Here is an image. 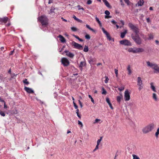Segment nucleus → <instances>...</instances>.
Returning <instances> with one entry per match:
<instances>
[{
    "label": "nucleus",
    "mask_w": 159,
    "mask_h": 159,
    "mask_svg": "<svg viewBox=\"0 0 159 159\" xmlns=\"http://www.w3.org/2000/svg\"><path fill=\"white\" fill-rule=\"evenodd\" d=\"M106 80H105V82L106 83H108V81L109 80V78H108L107 76H105Z\"/></svg>",
    "instance_id": "c03bdc74"
},
{
    "label": "nucleus",
    "mask_w": 159,
    "mask_h": 159,
    "mask_svg": "<svg viewBox=\"0 0 159 159\" xmlns=\"http://www.w3.org/2000/svg\"><path fill=\"white\" fill-rule=\"evenodd\" d=\"M23 82L24 84L26 85H28L29 84V82L27 81V80L26 79L23 80Z\"/></svg>",
    "instance_id": "c85d7f7f"
},
{
    "label": "nucleus",
    "mask_w": 159,
    "mask_h": 159,
    "mask_svg": "<svg viewBox=\"0 0 159 159\" xmlns=\"http://www.w3.org/2000/svg\"><path fill=\"white\" fill-rule=\"evenodd\" d=\"M99 145H98L97 144L95 148L93 150V152L97 150L98 149V146H99Z\"/></svg>",
    "instance_id": "a18cd8bd"
},
{
    "label": "nucleus",
    "mask_w": 159,
    "mask_h": 159,
    "mask_svg": "<svg viewBox=\"0 0 159 159\" xmlns=\"http://www.w3.org/2000/svg\"><path fill=\"white\" fill-rule=\"evenodd\" d=\"M86 66V63L85 61H82L80 62L79 67L80 69L82 70L83 69V67Z\"/></svg>",
    "instance_id": "ddd939ff"
},
{
    "label": "nucleus",
    "mask_w": 159,
    "mask_h": 159,
    "mask_svg": "<svg viewBox=\"0 0 159 159\" xmlns=\"http://www.w3.org/2000/svg\"><path fill=\"white\" fill-rule=\"evenodd\" d=\"M102 137H101L100 138V139H98L97 140V144L98 145H99V143H100V142H101V140H102Z\"/></svg>",
    "instance_id": "e433bc0d"
},
{
    "label": "nucleus",
    "mask_w": 159,
    "mask_h": 159,
    "mask_svg": "<svg viewBox=\"0 0 159 159\" xmlns=\"http://www.w3.org/2000/svg\"><path fill=\"white\" fill-rule=\"evenodd\" d=\"M88 51H89V48H88V46L86 45L85 46L84 48V52H87Z\"/></svg>",
    "instance_id": "cd10ccee"
},
{
    "label": "nucleus",
    "mask_w": 159,
    "mask_h": 159,
    "mask_svg": "<svg viewBox=\"0 0 159 159\" xmlns=\"http://www.w3.org/2000/svg\"><path fill=\"white\" fill-rule=\"evenodd\" d=\"M0 114L2 116H5L4 112L2 111H0Z\"/></svg>",
    "instance_id": "ea45409f"
},
{
    "label": "nucleus",
    "mask_w": 159,
    "mask_h": 159,
    "mask_svg": "<svg viewBox=\"0 0 159 159\" xmlns=\"http://www.w3.org/2000/svg\"><path fill=\"white\" fill-rule=\"evenodd\" d=\"M122 97L123 96L122 95L119 96H118L117 97V101L118 102L120 103V102L121 99L122 98Z\"/></svg>",
    "instance_id": "b1692460"
},
{
    "label": "nucleus",
    "mask_w": 159,
    "mask_h": 159,
    "mask_svg": "<svg viewBox=\"0 0 159 159\" xmlns=\"http://www.w3.org/2000/svg\"><path fill=\"white\" fill-rule=\"evenodd\" d=\"M85 38L86 39H90V37L89 34H86L85 36Z\"/></svg>",
    "instance_id": "a19ab883"
},
{
    "label": "nucleus",
    "mask_w": 159,
    "mask_h": 159,
    "mask_svg": "<svg viewBox=\"0 0 159 159\" xmlns=\"http://www.w3.org/2000/svg\"><path fill=\"white\" fill-rule=\"evenodd\" d=\"M137 85L139 86V89L140 91L143 88V86L142 81L140 77L137 78Z\"/></svg>",
    "instance_id": "423d86ee"
},
{
    "label": "nucleus",
    "mask_w": 159,
    "mask_h": 159,
    "mask_svg": "<svg viewBox=\"0 0 159 159\" xmlns=\"http://www.w3.org/2000/svg\"><path fill=\"white\" fill-rule=\"evenodd\" d=\"M120 1L121 5L122 6L124 7L125 5V4L123 2V0H120Z\"/></svg>",
    "instance_id": "864d4df0"
},
{
    "label": "nucleus",
    "mask_w": 159,
    "mask_h": 159,
    "mask_svg": "<svg viewBox=\"0 0 159 159\" xmlns=\"http://www.w3.org/2000/svg\"><path fill=\"white\" fill-rule=\"evenodd\" d=\"M127 70L128 71V74L129 75H130L132 73V71L130 69V66L129 65L127 68Z\"/></svg>",
    "instance_id": "5701e85b"
},
{
    "label": "nucleus",
    "mask_w": 159,
    "mask_h": 159,
    "mask_svg": "<svg viewBox=\"0 0 159 159\" xmlns=\"http://www.w3.org/2000/svg\"><path fill=\"white\" fill-rule=\"evenodd\" d=\"M155 42L157 44H159V41H158L157 40H156Z\"/></svg>",
    "instance_id": "69168bd1"
},
{
    "label": "nucleus",
    "mask_w": 159,
    "mask_h": 159,
    "mask_svg": "<svg viewBox=\"0 0 159 159\" xmlns=\"http://www.w3.org/2000/svg\"><path fill=\"white\" fill-rule=\"evenodd\" d=\"M136 48H129L128 49V51L130 52H133V53H136Z\"/></svg>",
    "instance_id": "f3484780"
},
{
    "label": "nucleus",
    "mask_w": 159,
    "mask_h": 159,
    "mask_svg": "<svg viewBox=\"0 0 159 159\" xmlns=\"http://www.w3.org/2000/svg\"><path fill=\"white\" fill-rule=\"evenodd\" d=\"M107 93L106 91L104 89V88H102V94H106Z\"/></svg>",
    "instance_id": "f704fd0d"
},
{
    "label": "nucleus",
    "mask_w": 159,
    "mask_h": 159,
    "mask_svg": "<svg viewBox=\"0 0 159 159\" xmlns=\"http://www.w3.org/2000/svg\"><path fill=\"white\" fill-rule=\"evenodd\" d=\"M146 63L147 66L153 70L154 73H159V66L158 65L154 62H151L149 61H147Z\"/></svg>",
    "instance_id": "f257e3e1"
},
{
    "label": "nucleus",
    "mask_w": 159,
    "mask_h": 159,
    "mask_svg": "<svg viewBox=\"0 0 159 159\" xmlns=\"http://www.w3.org/2000/svg\"><path fill=\"white\" fill-rule=\"evenodd\" d=\"M106 101L108 103V105H109L110 108L111 109H113V108L112 107L111 103L110 102L109 98H106Z\"/></svg>",
    "instance_id": "412c9836"
},
{
    "label": "nucleus",
    "mask_w": 159,
    "mask_h": 159,
    "mask_svg": "<svg viewBox=\"0 0 159 159\" xmlns=\"http://www.w3.org/2000/svg\"><path fill=\"white\" fill-rule=\"evenodd\" d=\"M78 124L79 125H81V127H83V125L82 123L80 121V120H78Z\"/></svg>",
    "instance_id": "3c124183"
},
{
    "label": "nucleus",
    "mask_w": 159,
    "mask_h": 159,
    "mask_svg": "<svg viewBox=\"0 0 159 159\" xmlns=\"http://www.w3.org/2000/svg\"><path fill=\"white\" fill-rule=\"evenodd\" d=\"M159 134V127L158 128L157 130V132L155 134V136L157 138L158 137V135Z\"/></svg>",
    "instance_id": "393cba45"
},
{
    "label": "nucleus",
    "mask_w": 159,
    "mask_h": 159,
    "mask_svg": "<svg viewBox=\"0 0 159 159\" xmlns=\"http://www.w3.org/2000/svg\"><path fill=\"white\" fill-rule=\"evenodd\" d=\"M71 44L72 46L74 47L75 48H76L79 49H83V47L81 45L75 42L74 41L72 42Z\"/></svg>",
    "instance_id": "1a4fd4ad"
},
{
    "label": "nucleus",
    "mask_w": 159,
    "mask_h": 159,
    "mask_svg": "<svg viewBox=\"0 0 159 159\" xmlns=\"http://www.w3.org/2000/svg\"><path fill=\"white\" fill-rule=\"evenodd\" d=\"M95 19L98 22V24H100L101 22L100 21L98 18L97 17H96L95 18Z\"/></svg>",
    "instance_id": "8fccbe9b"
},
{
    "label": "nucleus",
    "mask_w": 159,
    "mask_h": 159,
    "mask_svg": "<svg viewBox=\"0 0 159 159\" xmlns=\"http://www.w3.org/2000/svg\"><path fill=\"white\" fill-rule=\"evenodd\" d=\"M146 20H147V22L149 23L150 22V19L149 18H147L146 19Z\"/></svg>",
    "instance_id": "e2e57ef3"
},
{
    "label": "nucleus",
    "mask_w": 159,
    "mask_h": 159,
    "mask_svg": "<svg viewBox=\"0 0 159 159\" xmlns=\"http://www.w3.org/2000/svg\"><path fill=\"white\" fill-rule=\"evenodd\" d=\"M0 101L1 102H4V103L5 102L4 100H3L0 97Z\"/></svg>",
    "instance_id": "0e129e2a"
},
{
    "label": "nucleus",
    "mask_w": 159,
    "mask_h": 159,
    "mask_svg": "<svg viewBox=\"0 0 159 159\" xmlns=\"http://www.w3.org/2000/svg\"><path fill=\"white\" fill-rule=\"evenodd\" d=\"M71 29L74 31H76L78 30L77 29L76 27H71Z\"/></svg>",
    "instance_id": "473e14b6"
},
{
    "label": "nucleus",
    "mask_w": 159,
    "mask_h": 159,
    "mask_svg": "<svg viewBox=\"0 0 159 159\" xmlns=\"http://www.w3.org/2000/svg\"><path fill=\"white\" fill-rule=\"evenodd\" d=\"M92 1L91 0H89L87 1V4L89 5L90 4L92 3Z\"/></svg>",
    "instance_id": "6e6d98bb"
},
{
    "label": "nucleus",
    "mask_w": 159,
    "mask_h": 159,
    "mask_svg": "<svg viewBox=\"0 0 159 159\" xmlns=\"http://www.w3.org/2000/svg\"><path fill=\"white\" fill-rule=\"evenodd\" d=\"M111 22L113 24H116V22L114 20H111Z\"/></svg>",
    "instance_id": "052dcab7"
},
{
    "label": "nucleus",
    "mask_w": 159,
    "mask_h": 159,
    "mask_svg": "<svg viewBox=\"0 0 159 159\" xmlns=\"http://www.w3.org/2000/svg\"><path fill=\"white\" fill-rule=\"evenodd\" d=\"M135 49L136 50V53L142 52L144 51V49L141 48H136Z\"/></svg>",
    "instance_id": "aec40b11"
},
{
    "label": "nucleus",
    "mask_w": 159,
    "mask_h": 159,
    "mask_svg": "<svg viewBox=\"0 0 159 159\" xmlns=\"http://www.w3.org/2000/svg\"><path fill=\"white\" fill-rule=\"evenodd\" d=\"M102 30L104 34L107 33V32L106 30H105V29L103 28H102Z\"/></svg>",
    "instance_id": "4d7b16f0"
},
{
    "label": "nucleus",
    "mask_w": 159,
    "mask_h": 159,
    "mask_svg": "<svg viewBox=\"0 0 159 159\" xmlns=\"http://www.w3.org/2000/svg\"><path fill=\"white\" fill-rule=\"evenodd\" d=\"M88 61L89 63L91 64L93 62V59L92 58H90V59Z\"/></svg>",
    "instance_id": "c9c22d12"
},
{
    "label": "nucleus",
    "mask_w": 159,
    "mask_h": 159,
    "mask_svg": "<svg viewBox=\"0 0 159 159\" xmlns=\"http://www.w3.org/2000/svg\"><path fill=\"white\" fill-rule=\"evenodd\" d=\"M105 4L107 7H110V5L108 2L105 3Z\"/></svg>",
    "instance_id": "37998d69"
},
{
    "label": "nucleus",
    "mask_w": 159,
    "mask_h": 159,
    "mask_svg": "<svg viewBox=\"0 0 159 159\" xmlns=\"http://www.w3.org/2000/svg\"><path fill=\"white\" fill-rule=\"evenodd\" d=\"M9 19L7 17H4L3 18H0V21L4 23H6L8 21Z\"/></svg>",
    "instance_id": "4468645a"
},
{
    "label": "nucleus",
    "mask_w": 159,
    "mask_h": 159,
    "mask_svg": "<svg viewBox=\"0 0 159 159\" xmlns=\"http://www.w3.org/2000/svg\"><path fill=\"white\" fill-rule=\"evenodd\" d=\"M131 37L132 39L137 44L140 45L142 43V39L138 34L135 35H132Z\"/></svg>",
    "instance_id": "20e7f679"
},
{
    "label": "nucleus",
    "mask_w": 159,
    "mask_h": 159,
    "mask_svg": "<svg viewBox=\"0 0 159 159\" xmlns=\"http://www.w3.org/2000/svg\"><path fill=\"white\" fill-rule=\"evenodd\" d=\"M12 112H13L12 113H13L15 114H17L18 113L17 111L16 110H15V111H14V110Z\"/></svg>",
    "instance_id": "bf43d9fd"
},
{
    "label": "nucleus",
    "mask_w": 159,
    "mask_h": 159,
    "mask_svg": "<svg viewBox=\"0 0 159 159\" xmlns=\"http://www.w3.org/2000/svg\"><path fill=\"white\" fill-rule=\"evenodd\" d=\"M129 27L135 33V35H138L139 32V30L136 26L134 25L132 23H129L128 24Z\"/></svg>",
    "instance_id": "39448f33"
},
{
    "label": "nucleus",
    "mask_w": 159,
    "mask_h": 159,
    "mask_svg": "<svg viewBox=\"0 0 159 159\" xmlns=\"http://www.w3.org/2000/svg\"><path fill=\"white\" fill-rule=\"evenodd\" d=\"M55 8L53 7H51V8L50 10V12L49 13V14L50 13H52L54 12V10H55Z\"/></svg>",
    "instance_id": "7c9ffc66"
},
{
    "label": "nucleus",
    "mask_w": 159,
    "mask_h": 159,
    "mask_svg": "<svg viewBox=\"0 0 159 159\" xmlns=\"http://www.w3.org/2000/svg\"><path fill=\"white\" fill-rule=\"evenodd\" d=\"M100 121V119H96L95 120V121L93 123L94 124L96 123H98V121Z\"/></svg>",
    "instance_id": "49530a36"
},
{
    "label": "nucleus",
    "mask_w": 159,
    "mask_h": 159,
    "mask_svg": "<svg viewBox=\"0 0 159 159\" xmlns=\"http://www.w3.org/2000/svg\"><path fill=\"white\" fill-rule=\"evenodd\" d=\"M105 34L106 35L107 39H108L109 40H111V38L109 34L107 32V33Z\"/></svg>",
    "instance_id": "a878e982"
},
{
    "label": "nucleus",
    "mask_w": 159,
    "mask_h": 159,
    "mask_svg": "<svg viewBox=\"0 0 159 159\" xmlns=\"http://www.w3.org/2000/svg\"><path fill=\"white\" fill-rule=\"evenodd\" d=\"M60 39V41L62 43H65L66 42V40L61 35H59L58 37Z\"/></svg>",
    "instance_id": "6ab92c4d"
},
{
    "label": "nucleus",
    "mask_w": 159,
    "mask_h": 159,
    "mask_svg": "<svg viewBox=\"0 0 159 159\" xmlns=\"http://www.w3.org/2000/svg\"><path fill=\"white\" fill-rule=\"evenodd\" d=\"M24 89L27 93H34V91L31 89L25 86L24 88Z\"/></svg>",
    "instance_id": "f8f14e48"
},
{
    "label": "nucleus",
    "mask_w": 159,
    "mask_h": 159,
    "mask_svg": "<svg viewBox=\"0 0 159 159\" xmlns=\"http://www.w3.org/2000/svg\"><path fill=\"white\" fill-rule=\"evenodd\" d=\"M38 20L40 21L43 25H46L48 24V19L45 15L39 17Z\"/></svg>",
    "instance_id": "7ed1b4c3"
},
{
    "label": "nucleus",
    "mask_w": 159,
    "mask_h": 159,
    "mask_svg": "<svg viewBox=\"0 0 159 159\" xmlns=\"http://www.w3.org/2000/svg\"><path fill=\"white\" fill-rule=\"evenodd\" d=\"M152 98L155 101L157 102L158 100V98H157V95L155 93H152Z\"/></svg>",
    "instance_id": "dca6fc26"
},
{
    "label": "nucleus",
    "mask_w": 159,
    "mask_h": 159,
    "mask_svg": "<svg viewBox=\"0 0 159 159\" xmlns=\"http://www.w3.org/2000/svg\"><path fill=\"white\" fill-rule=\"evenodd\" d=\"M64 53H66V56L70 58H73L75 56L74 54L67 50L65 51L63 54Z\"/></svg>",
    "instance_id": "9b49d317"
},
{
    "label": "nucleus",
    "mask_w": 159,
    "mask_h": 159,
    "mask_svg": "<svg viewBox=\"0 0 159 159\" xmlns=\"http://www.w3.org/2000/svg\"><path fill=\"white\" fill-rule=\"evenodd\" d=\"M155 126L153 123L150 124L143 128L142 131L144 134L148 133L153 130Z\"/></svg>",
    "instance_id": "f03ea898"
},
{
    "label": "nucleus",
    "mask_w": 159,
    "mask_h": 159,
    "mask_svg": "<svg viewBox=\"0 0 159 159\" xmlns=\"http://www.w3.org/2000/svg\"><path fill=\"white\" fill-rule=\"evenodd\" d=\"M127 33V30H125L124 32H122L120 34V37L121 38H123L125 36L126 34Z\"/></svg>",
    "instance_id": "4be33fe9"
},
{
    "label": "nucleus",
    "mask_w": 159,
    "mask_h": 159,
    "mask_svg": "<svg viewBox=\"0 0 159 159\" xmlns=\"http://www.w3.org/2000/svg\"><path fill=\"white\" fill-rule=\"evenodd\" d=\"M124 88H124V87H121L118 88V89L120 91H122L123 90H124Z\"/></svg>",
    "instance_id": "79ce46f5"
},
{
    "label": "nucleus",
    "mask_w": 159,
    "mask_h": 159,
    "mask_svg": "<svg viewBox=\"0 0 159 159\" xmlns=\"http://www.w3.org/2000/svg\"><path fill=\"white\" fill-rule=\"evenodd\" d=\"M61 19L63 21H65V22H66L67 21V20L64 19L63 17H61Z\"/></svg>",
    "instance_id": "338daca9"
},
{
    "label": "nucleus",
    "mask_w": 159,
    "mask_h": 159,
    "mask_svg": "<svg viewBox=\"0 0 159 159\" xmlns=\"http://www.w3.org/2000/svg\"><path fill=\"white\" fill-rule=\"evenodd\" d=\"M124 98L125 101H129L130 99L129 93L128 90H126L125 91Z\"/></svg>",
    "instance_id": "9d476101"
},
{
    "label": "nucleus",
    "mask_w": 159,
    "mask_h": 159,
    "mask_svg": "<svg viewBox=\"0 0 159 159\" xmlns=\"http://www.w3.org/2000/svg\"><path fill=\"white\" fill-rule=\"evenodd\" d=\"M88 96H89V97L91 99V101H92V102L94 104V100L93 98H92V96L90 95H89Z\"/></svg>",
    "instance_id": "4c0bfd02"
},
{
    "label": "nucleus",
    "mask_w": 159,
    "mask_h": 159,
    "mask_svg": "<svg viewBox=\"0 0 159 159\" xmlns=\"http://www.w3.org/2000/svg\"><path fill=\"white\" fill-rule=\"evenodd\" d=\"M125 2L128 5H130V2L129 0H124Z\"/></svg>",
    "instance_id": "58836bf2"
},
{
    "label": "nucleus",
    "mask_w": 159,
    "mask_h": 159,
    "mask_svg": "<svg viewBox=\"0 0 159 159\" xmlns=\"http://www.w3.org/2000/svg\"><path fill=\"white\" fill-rule=\"evenodd\" d=\"M133 159H140L139 157L135 154H133Z\"/></svg>",
    "instance_id": "c756f323"
},
{
    "label": "nucleus",
    "mask_w": 159,
    "mask_h": 159,
    "mask_svg": "<svg viewBox=\"0 0 159 159\" xmlns=\"http://www.w3.org/2000/svg\"><path fill=\"white\" fill-rule=\"evenodd\" d=\"M73 36L74 37H75V38H76V39H78H78H79V38H79L78 36H76V35H75L73 34Z\"/></svg>",
    "instance_id": "13d9d810"
},
{
    "label": "nucleus",
    "mask_w": 159,
    "mask_h": 159,
    "mask_svg": "<svg viewBox=\"0 0 159 159\" xmlns=\"http://www.w3.org/2000/svg\"><path fill=\"white\" fill-rule=\"evenodd\" d=\"M73 103L74 105V106L75 109H77L78 108V106L75 103L74 101H73Z\"/></svg>",
    "instance_id": "603ef678"
},
{
    "label": "nucleus",
    "mask_w": 159,
    "mask_h": 159,
    "mask_svg": "<svg viewBox=\"0 0 159 159\" xmlns=\"http://www.w3.org/2000/svg\"><path fill=\"white\" fill-rule=\"evenodd\" d=\"M79 104L80 106V107L81 108H82L83 107V105L82 102L80 101V100H79L78 101Z\"/></svg>",
    "instance_id": "5fc2aeb1"
},
{
    "label": "nucleus",
    "mask_w": 159,
    "mask_h": 159,
    "mask_svg": "<svg viewBox=\"0 0 159 159\" xmlns=\"http://www.w3.org/2000/svg\"><path fill=\"white\" fill-rule=\"evenodd\" d=\"M120 22L122 23V25H123L124 24V21L122 20H121Z\"/></svg>",
    "instance_id": "774afa93"
},
{
    "label": "nucleus",
    "mask_w": 159,
    "mask_h": 159,
    "mask_svg": "<svg viewBox=\"0 0 159 159\" xmlns=\"http://www.w3.org/2000/svg\"><path fill=\"white\" fill-rule=\"evenodd\" d=\"M120 44L124 45L125 46H131L132 45V44L131 42L126 39H124L121 40L120 41Z\"/></svg>",
    "instance_id": "0eeeda50"
},
{
    "label": "nucleus",
    "mask_w": 159,
    "mask_h": 159,
    "mask_svg": "<svg viewBox=\"0 0 159 159\" xmlns=\"http://www.w3.org/2000/svg\"><path fill=\"white\" fill-rule=\"evenodd\" d=\"M86 27L88 28V29H89V30H90L94 32V30L92 28H91L90 26L88 25H86Z\"/></svg>",
    "instance_id": "72a5a7b5"
},
{
    "label": "nucleus",
    "mask_w": 159,
    "mask_h": 159,
    "mask_svg": "<svg viewBox=\"0 0 159 159\" xmlns=\"http://www.w3.org/2000/svg\"><path fill=\"white\" fill-rule=\"evenodd\" d=\"M111 16H107V15L105 16V18H111Z\"/></svg>",
    "instance_id": "680f3d73"
},
{
    "label": "nucleus",
    "mask_w": 159,
    "mask_h": 159,
    "mask_svg": "<svg viewBox=\"0 0 159 159\" xmlns=\"http://www.w3.org/2000/svg\"><path fill=\"white\" fill-rule=\"evenodd\" d=\"M144 3L143 0H139L136 5H138V6H142L143 5Z\"/></svg>",
    "instance_id": "a211bd4d"
},
{
    "label": "nucleus",
    "mask_w": 159,
    "mask_h": 159,
    "mask_svg": "<svg viewBox=\"0 0 159 159\" xmlns=\"http://www.w3.org/2000/svg\"><path fill=\"white\" fill-rule=\"evenodd\" d=\"M118 70L116 69H115V73L116 75V77H117L118 76Z\"/></svg>",
    "instance_id": "de8ad7c7"
},
{
    "label": "nucleus",
    "mask_w": 159,
    "mask_h": 159,
    "mask_svg": "<svg viewBox=\"0 0 159 159\" xmlns=\"http://www.w3.org/2000/svg\"><path fill=\"white\" fill-rule=\"evenodd\" d=\"M73 18L75 20L78 21L79 22H82V21L81 20H80L78 18H77L75 15L73 16Z\"/></svg>",
    "instance_id": "bb28decb"
},
{
    "label": "nucleus",
    "mask_w": 159,
    "mask_h": 159,
    "mask_svg": "<svg viewBox=\"0 0 159 159\" xmlns=\"http://www.w3.org/2000/svg\"><path fill=\"white\" fill-rule=\"evenodd\" d=\"M105 14H106V15H109L110 14V12L109 11L107 10H106L105 11Z\"/></svg>",
    "instance_id": "09e8293b"
},
{
    "label": "nucleus",
    "mask_w": 159,
    "mask_h": 159,
    "mask_svg": "<svg viewBox=\"0 0 159 159\" xmlns=\"http://www.w3.org/2000/svg\"><path fill=\"white\" fill-rule=\"evenodd\" d=\"M148 36H149V38L148 39L150 40L153 39V36L152 34H149Z\"/></svg>",
    "instance_id": "2f4dec72"
},
{
    "label": "nucleus",
    "mask_w": 159,
    "mask_h": 159,
    "mask_svg": "<svg viewBox=\"0 0 159 159\" xmlns=\"http://www.w3.org/2000/svg\"><path fill=\"white\" fill-rule=\"evenodd\" d=\"M150 88L154 92H157V90L155 87L154 85V84L153 82H151L150 83Z\"/></svg>",
    "instance_id": "2eb2a0df"
},
{
    "label": "nucleus",
    "mask_w": 159,
    "mask_h": 159,
    "mask_svg": "<svg viewBox=\"0 0 159 159\" xmlns=\"http://www.w3.org/2000/svg\"><path fill=\"white\" fill-rule=\"evenodd\" d=\"M61 62L64 66H67L70 64L69 60L66 58H62L61 59Z\"/></svg>",
    "instance_id": "6e6552de"
}]
</instances>
